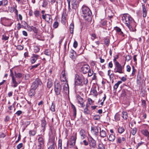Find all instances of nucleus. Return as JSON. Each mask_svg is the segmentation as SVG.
<instances>
[{"mask_svg":"<svg viewBox=\"0 0 149 149\" xmlns=\"http://www.w3.org/2000/svg\"><path fill=\"white\" fill-rule=\"evenodd\" d=\"M22 113V112L21 111L19 110L17 111L15 113V114L17 116H19Z\"/></svg>","mask_w":149,"mask_h":149,"instance_id":"obj_64","label":"nucleus"},{"mask_svg":"<svg viewBox=\"0 0 149 149\" xmlns=\"http://www.w3.org/2000/svg\"><path fill=\"white\" fill-rule=\"evenodd\" d=\"M88 101L89 104L90 105H92L94 102L91 98H88Z\"/></svg>","mask_w":149,"mask_h":149,"instance_id":"obj_57","label":"nucleus"},{"mask_svg":"<svg viewBox=\"0 0 149 149\" xmlns=\"http://www.w3.org/2000/svg\"><path fill=\"white\" fill-rule=\"evenodd\" d=\"M62 142L61 140H59L58 149H62Z\"/></svg>","mask_w":149,"mask_h":149,"instance_id":"obj_38","label":"nucleus"},{"mask_svg":"<svg viewBox=\"0 0 149 149\" xmlns=\"http://www.w3.org/2000/svg\"><path fill=\"white\" fill-rule=\"evenodd\" d=\"M9 38L8 36H7L6 34H3L2 36V39L3 40H6Z\"/></svg>","mask_w":149,"mask_h":149,"instance_id":"obj_35","label":"nucleus"},{"mask_svg":"<svg viewBox=\"0 0 149 149\" xmlns=\"http://www.w3.org/2000/svg\"><path fill=\"white\" fill-rule=\"evenodd\" d=\"M52 86V83L51 81H49L47 82V87L49 88H50Z\"/></svg>","mask_w":149,"mask_h":149,"instance_id":"obj_48","label":"nucleus"},{"mask_svg":"<svg viewBox=\"0 0 149 149\" xmlns=\"http://www.w3.org/2000/svg\"><path fill=\"white\" fill-rule=\"evenodd\" d=\"M137 131V129L136 128H134L132 129L131 131V133L133 135H134L136 133Z\"/></svg>","mask_w":149,"mask_h":149,"instance_id":"obj_41","label":"nucleus"},{"mask_svg":"<svg viewBox=\"0 0 149 149\" xmlns=\"http://www.w3.org/2000/svg\"><path fill=\"white\" fill-rule=\"evenodd\" d=\"M88 75L89 77L91 76L93 74V72L92 70H91L89 69V70L88 72Z\"/></svg>","mask_w":149,"mask_h":149,"instance_id":"obj_46","label":"nucleus"},{"mask_svg":"<svg viewBox=\"0 0 149 149\" xmlns=\"http://www.w3.org/2000/svg\"><path fill=\"white\" fill-rule=\"evenodd\" d=\"M91 36L93 38H91V39L93 41L95 39L97 38V37L95 33H92L91 34Z\"/></svg>","mask_w":149,"mask_h":149,"instance_id":"obj_50","label":"nucleus"},{"mask_svg":"<svg viewBox=\"0 0 149 149\" xmlns=\"http://www.w3.org/2000/svg\"><path fill=\"white\" fill-rule=\"evenodd\" d=\"M30 123V121H27L25 122L24 123V125L25 126V128L24 129V130H25V128L27 127V126L29 125Z\"/></svg>","mask_w":149,"mask_h":149,"instance_id":"obj_60","label":"nucleus"},{"mask_svg":"<svg viewBox=\"0 0 149 149\" xmlns=\"http://www.w3.org/2000/svg\"><path fill=\"white\" fill-rule=\"evenodd\" d=\"M120 115L117 113L115 116V119L116 121H119L120 120Z\"/></svg>","mask_w":149,"mask_h":149,"instance_id":"obj_36","label":"nucleus"},{"mask_svg":"<svg viewBox=\"0 0 149 149\" xmlns=\"http://www.w3.org/2000/svg\"><path fill=\"white\" fill-rule=\"evenodd\" d=\"M42 18L45 19L46 22H49L50 20H52V16L51 15L48 14L42 15Z\"/></svg>","mask_w":149,"mask_h":149,"instance_id":"obj_13","label":"nucleus"},{"mask_svg":"<svg viewBox=\"0 0 149 149\" xmlns=\"http://www.w3.org/2000/svg\"><path fill=\"white\" fill-rule=\"evenodd\" d=\"M36 132V131L35 129L31 130L29 132V134L30 136H34Z\"/></svg>","mask_w":149,"mask_h":149,"instance_id":"obj_26","label":"nucleus"},{"mask_svg":"<svg viewBox=\"0 0 149 149\" xmlns=\"http://www.w3.org/2000/svg\"><path fill=\"white\" fill-rule=\"evenodd\" d=\"M58 26V23L57 22H55L53 24V26L54 28H56Z\"/></svg>","mask_w":149,"mask_h":149,"instance_id":"obj_49","label":"nucleus"},{"mask_svg":"<svg viewBox=\"0 0 149 149\" xmlns=\"http://www.w3.org/2000/svg\"><path fill=\"white\" fill-rule=\"evenodd\" d=\"M126 70L128 72H130L131 70V67L130 65H127L126 66Z\"/></svg>","mask_w":149,"mask_h":149,"instance_id":"obj_63","label":"nucleus"},{"mask_svg":"<svg viewBox=\"0 0 149 149\" xmlns=\"http://www.w3.org/2000/svg\"><path fill=\"white\" fill-rule=\"evenodd\" d=\"M71 107L73 109V116H74V118H75L76 115V108L74 106L73 104H72Z\"/></svg>","mask_w":149,"mask_h":149,"instance_id":"obj_28","label":"nucleus"},{"mask_svg":"<svg viewBox=\"0 0 149 149\" xmlns=\"http://www.w3.org/2000/svg\"><path fill=\"white\" fill-rule=\"evenodd\" d=\"M23 144L22 143H21L18 144L17 146V149H20L23 146Z\"/></svg>","mask_w":149,"mask_h":149,"instance_id":"obj_59","label":"nucleus"},{"mask_svg":"<svg viewBox=\"0 0 149 149\" xmlns=\"http://www.w3.org/2000/svg\"><path fill=\"white\" fill-rule=\"evenodd\" d=\"M74 28V24L73 23H71L70 24L69 26V31L70 33L73 34V29Z\"/></svg>","mask_w":149,"mask_h":149,"instance_id":"obj_22","label":"nucleus"},{"mask_svg":"<svg viewBox=\"0 0 149 149\" xmlns=\"http://www.w3.org/2000/svg\"><path fill=\"white\" fill-rule=\"evenodd\" d=\"M125 140L124 137H118L117 140V141L119 143H121L122 141H124Z\"/></svg>","mask_w":149,"mask_h":149,"instance_id":"obj_33","label":"nucleus"},{"mask_svg":"<svg viewBox=\"0 0 149 149\" xmlns=\"http://www.w3.org/2000/svg\"><path fill=\"white\" fill-rule=\"evenodd\" d=\"M78 45V43L77 41H75L73 43V47L74 48H76Z\"/></svg>","mask_w":149,"mask_h":149,"instance_id":"obj_61","label":"nucleus"},{"mask_svg":"<svg viewBox=\"0 0 149 149\" xmlns=\"http://www.w3.org/2000/svg\"><path fill=\"white\" fill-rule=\"evenodd\" d=\"M55 145L54 143L50 145L48 148V149H55Z\"/></svg>","mask_w":149,"mask_h":149,"instance_id":"obj_58","label":"nucleus"},{"mask_svg":"<svg viewBox=\"0 0 149 149\" xmlns=\"http://www.w3.org/2000/svg\"><path fill=\"white\" fill-rule=\"evenodd\" d=\"M40 50L39 48L37 46H35L34 47V52L37 53Z\"/></svg>","mask_w":149,"mask_h":149,"instance_id":"obj_44","label":"nucleus"},{"mask_svg":"<svg viewBox=\"0 0 149 149\" xmlns=\"http://www.w3.org/2000/svg\"><path fill=\"white\" fill-rule=\"evenodd\" d=\"M100 134L101 137H104L106 136V133L105 131L103 130H100Z\"/></svg>","mask_w":149,"mask_h":149,"instance_id":"obj_23","label":"nucleus"},{"mask_svg":"<svg viewBox=\"0 0 149 149\" xmlns=\"http://www.w3.org/2000/svg\"><path fill=\"white\" fill-rule=\"evenodd\" d=\"M54 86V91L55 94L57 95H59L61 90V85L59 83H57L55 84Z\"/></svg>","mask_w":149,"mask_h":149,"instance_id":"obj_5","label":"nucleus"},{"mask_svg":"<svg viewBox=\"0 0 149 149\" xmlns=\"http://www.w3.org/2000/svg\"><path fill=\"white\" fill-rule=\"evenodd\" d=\"M142 6L143 8V17H146V16L147 11L146 10L144 5H142Z\"/></svg>","mask_w":149,"mask_h":149,"instance_id":"obj_25","label":"nucleus"},{"mask_svg":"<svg viewBox=\"0 0 149 149\" xmlns=\"http://www.w3.org/2000/svg\"><path fill=\"white\" fill-rule=\"evenodd\" d=\"M115 136L113 134H111L109 137V140L110 141H113L115 139Z\"/></svg>","mask_w":149,"mask_h":149,"instance_id":"obj_30","label":"nucleus"},{"mask_svg":"<svg viewBox=\"0 0 149 149\" xmlns=\"http://www.w3.org/2000/svg\"><path fill=\"white\" fill-rule=\"evenodd\" d=\"M45 54L47 56H50L51 55V51L49 49H47L45 51Z\"/></svg>","mask_w":149,"mask_h":149,"instance_id":"obj_37","label":"nucleus"},{"mask_svg":"<svg viewBox=\"0 0 149 149\" xmlns=\"http://www.w3.org/2000/svg\"><path fill=\"white\" fill-rule=\"evenodd\" d=\"M40 65V63H38L37 64L34 65H33L31 67V68H30L31 69L33 68H37Z\"/></svg>","mask_w":149,"mask_h":149,"instance_id":"obj_62","label":"nucleus"},{"mask_svg":"<svg viewBox=\"0 0 149 149\" xmlns=\"http://www.w3.org/2000/svg\"><path fill=\"white\" fill-rule=\"evenodd\" d=\"M61 79L62 81H66L67 82V79L66 77L65 72L64 70L62 71L61 72Z\"/></svg>","mask_w":149,"mask_h":149,"instance_id":"obj_14","label":"nucleus"},{"mask_svg":"<svg viewBox=\"0 0 149 149\" xmlns=\"http://www.w3.org/2000/svg\"><path fill=\"white\" fill-rule=\"evenodd\" d=\"M84 112L85 114H89V111L88 108H85L84 110Z\"/></svg>","mask_w":149,"mask_h":149,"instance_id":"obj_45","label":"nucleus"},{"mask_svg":"<svg viewBox=\"0 0 149 149\" xmlns=\"http://www.w3.org/2000/svg\"><path fill=\"white\" fill-rule=\"evenodd\" d=\"M142 134L147 137L148 140H149V132L147 130H141Z\"/></svg>","mask_w":149,"mask_h":149,"instance_id":"obj_16","label":"nucleus"},{"mask_svg":"<svg viewBox=\"0 0 149 149\" xmlns=\"http://www.w3.org/2000/svg\"><path fill=\"white\" fill-rule=\"evenodd\" d=\"M95 44H96V47H95V46H94L93 45H92V47L93 48L95 49H96V47H98V46L100 44V42L99 41H95Z\"/></svg>","mask_w":149,"mask_h":149,"instance_id":"obj_39","label":"nucleus"},{"mask_svg":"<svg viewBox=\"0 0 149 149\" xmlns=\"http://www.w3.org/2000/svg\"><path fill=\"white\" fill-rule=\"evenodd\" d=\"M55 105L54 104H53L52 103V105L51 106V110L52 111H55Z\"/></svg>","mask_w":149,"mask_h":149,"instance_id":"obj_56","label":"nucleus"},{"mask_svg":"<svg viewBox=\"0 0 149 149\" xmlns=\"http://www.w3.org/2000/svg\"><path fill=\"white\" fill-rule=\"evenodd\" d=\"M132 58V57L129 55H127L125 57L126 60L127 61H129Z\"/></svg>","mask_w":149,"mask_h":149,"instance_id":"obj_54","label":"nucleus"},{"mask_svg":"<svg viewBox=\"0 0 149 149\" xmlns=\"http://www.w3.org/2000/svg\"><path fill=\"white\" fill-rule=\"evenodd\" d=\"M141 77L138 75L137 76V82L138 84H140L141 83Z\"/></svg>","mask_w":149,"mask_h":149,"instance_id":"obj_51","label":"nucleus"},{"mask_svg":"<svg viewBox=\"0 0 149 149\" xmlns=\"http://www.w3.org/2000/svg\"><path fill=\"white\" fill-rule=\"evenodd\" d=\"M63 90L66 93H68L69 91V88L68 84L67 83H65L63 86Z\"/></svg>","mask_w":149,"mask_h":149,"instance_id":"obj_19","label":"nucleus"},{"mask_svg":"<svg viewBox=\"0 0 149 149\" xmlns=\"http://www.w3.org/2000/svg\"><path fill=\"white\" fill-rule=\"evenodd\" d=\"M82 80L81 78L78 75L76 74L74 83L75 85H79L82 84Z\"/></svg>","mask_w":149,"mask_h":149,"instance_id":"obj_10","label":"nucleus"},{"mask_svg":"<svg viewBox=\"0 0 149 149\" xmlns=\"http://www.w3.org/2000/svg\"><path fill=\"white\" fill-rule=\"evenodd\" d=\"M122 20L125 22L130 31H134L136 29V23L130 15L128 14H125L122 17Z\"/></svg>","mask_w":149,"mask_h":149,"instance_id":"obj_1","label":"nucleus"},{"mask_svg":"<svg viewBox=\"0 0 149 149\" xmlns=\"http://www.w3.org/2000/svg\"><path fill=\"white\" fill-rule=\"evenodd\" d=\"M39 57V56L38 55L33 54L30 58V61L31 63L32 64L35 63Z\"/></svg>","mask_w":149,"mask_h":149,"instance_id":"obj_12","label":"nucleus"},{"mask_svg":"<svg viewBox=\"0 0 149 149\" xmlns=\"http://www.w3.org/2000/svg\"><path fill=\"white\" fill-rule=\"evenodd\" d=\"M99 130H100L101 128L98 126L92 127L91 132L94 135L97 136L98 134Z\"/></svg>","mask_w":149,"mask_h":149,"instance_id":"obj_9","label":"nucleus"},{"mask_svg":"<svg viewBox=\"0 0 149 149\" xmlns=\"http://www.w3.org/2000/svg\"><path fill=\"white\" fill-rule=\"evenodd\" d=\"M2 5L4 6L6 5L8 3L7 0H2Z\"/></svg>","mask_w":149,"mask_h":149,"instance_id":"obj_55","label":"nucleus"},{"mask_svg":"<svg viewBox=\"0 0 149 149\" xmlns=\"http://www.w3.org/2000/svg\"><path fill=\"white\" fill-rule=\"evenodd\" d=\"M31 30H33L35 33H37L38 31V29L36 27L32 26L31 28Z\"/></svg>","mask_w":149,"mask_h":149,"instance_id":"obj_53","label":"nucleus"},{"mask_svg":"<svg viewBox=\"0 0 149 149\" xmlns=\"http://www.w3.org/2000/svg\"><path fill=\"white\" fill-rule=\"evenodd\" d=\"M110 42L109 40L108 39H105L104 40V43L106 45L108 46Z\"/></svg>","mask_w":149,"mask_h":149,"instance_id":"obj_42","label":"nucleus"},{"mask_svg":"<svg viewBox=\"0 0 149 149\" xmlns=\"http://www.w3.org/2000/svg\"><path fill=\"white\" fill-rule=\"evenodd\" d=\"M42 84L41 81L38 79H36L33 81L31 87L36 89L39 85H41Z\"/></svg>","mask_w":149,"mask_h":149,"instance_id":"obj_6","label":"nucleus"},{"mask_svg":"<svg viewBox=\"0 0 149 149\" xmlns=\"http://www.w3.org/2000/svg\"><path fill=\"white\" fill-rule=\"evenodd\" d=\"M79 134L81 136V138L82 139H84L86 137V136L85 134V131L84 130L81 129L80 132Z\"/></svg>","mask_w":149,"mask_h":149,"instance_id":"obj_20","label":"nucleus"},{"mask_svg":"<svg viewBox=\"0 0 149 149\" xmlns=\"http://www.w3.org/2000/svg\"><path fill=\"white\" fill-rule=\"evenodd\" d=\"M91 92H92L93 95L97 97V93L96 90V87H94L91 88Z\"/></svg>","mask_w":149,"mask_h":149,"instance_id":"obj_21","label":"nucleus"},{"mask_svg":"<svg viewBox=\"0 0 149 149\" xmlns=\"http://www.w3.org/2000/svg\"><path fill=\"white\" fill-rule=\"evenodd\" d=\"M89 144L91 149H95L97 148L96 141L93 138L91 139L89 141Z\"/></svg>","mask_w":149,"mask_h":149,"instance_id":"obj_11","label":"nucleus"},{"mask_svg":"<svg viewBox=\"0 0 149 149\" xmlns=\"http://www.w3.org/2000/svg\"><path fill=\"white\" fill-rule=\"evenodd\" d=\"M82 0H72L71 5L72 8L76 9L79 6V3Z\"/></svg>","mask_w":149,"mask_h":149,"instance_id":"obj_7","label":"nucleus"},{"mask_svg":"<svg viewBox=\"0 0 149 149\" xmlns=\"http://www.w3.org/2000/svg\"><path fill=\"white\" fill-rule=\"evenodd\" d=\"M67 2L68 3V11L69 12H71V9L70 8V2L71 0H67Z\"/></svg>","mask_w":149,"mask_h":149,"instance_id":"obj_40","label":"nucleus"},{"mask_svg":"<svg viewBox=\"0 0 149 149\" xmlns=\"http://www.w3.org/2000/svg\"><path fill=\"white\" fill-rule=\"evenodd\" d=\"M121 95V96L123 97H124L126 96V92L124 90H123L122 91Z\"/></svg>","mask_w":149,"mask_h":149,"instance_id":"obj_52","label":"nucleus"},{"mask_svg":"<svg viewBox=\"0 0 149 149\" xmlns=\"http://www.w3.org/2000/svg\"><path fill=\"white\" fill-rule=\"evenodd\" d=\"M34 14L35 15V16L37 17L39 16L40 15V12L38 11H35L34 12Z\"/></svg>","mask_w":149,"mask_h":149,"instance_id":"obj_47","label":"nucleus"},{"mask_svg":"<svg viewBox=\"0 0 149 149\" xmlns=\"http://www.w3.org/2000/svg\"><path fill=\"white\" fill-rule=\"evenodd\" d=\"M122 117L125 120L127 119L128 118L127 114V112L123 111L122 112Z\"/></svg>","mask_w":149,"mask_h":149,"instance_id":"obj_27","label":"nucleus"},{"mask_svg":"<svg viewBox=\"0 0 149 149\" xmlns=\"http://www.w3.org/2000/svg\"><path fill=\"white\" fill-rule=\"evenodd\" d=\"M125 129L123 127H119L118 129V131L119 133L121 134L125 131Z\"/></svg>","mask_w":149,"mask_h":149,"instance_id":"obj_31","label":"nucleus"},{"mask_svg":"<svg viewBox=\"0 0 149 149\" xmlns=\"http://www.w3.org/2000/svg\"><path fill=\"white\" fill-rule=\"evenodd\" d=\"M122 82L121 81H118V82L116 83L113 86V88L115 90H116L118 87L119 84H121Z\"/></svg>","mask_w":149,"mask_h":149,"instance_id":"obj_29","label":"nucleus"},{"mask_svg":"<svg viewBox=\"0 0 149 149\" xmlns=\"http://www.w3.org/2000/svg\"><path fill=\"white\" fill-rule=\"evenodd\" d=\"M77 98L78 103L80 104L81 107H84L85 105L84 104V102L83 98L79 96H78L77 97Z\"/></svg>","mask_w":149,"mask_h":149,"instance_id":"obj_15","label":"nucleus"},{"mask_svg":"<svg viewBox=\"0 0 149 149\" xmlns=\"http://www.w3.org/2000/svg\"><path fill=\"white\" fill-rule=\"evenodd\" d=\"M97 149H105V146L102 143H100L98 145Z\"/></svg>","mask_w":149,"mask_h":149,"instance_id":"obj_32","label":"nucleus"},{"mask_svg":"<svg viewBox=\"0 0 149 149\" xmlns=\"http://www.w3.org/2000/svg\"><path fill=\"white\" fill-rule=\"evenodd\" d=\"M31 88L29 91L28 92L29 95L30 96H33L35 94V91L36 89L31 87Z\"/></svg>","mask_w":149,"mask_h":149,"instance_id":"obj_17","label":"nucleus"},{"mask_svg":"<svg viewBox=\"0 0 149 149\" xmlns=\"http://www.w3.org/2000/svg\"><path fill=\"white\" fill-rule=\"evenodd\" d=\"M10 75L12 77V84L13 86L15 87L17 86L18 83H20L21 82V80L19 79L23 77V75L20 73H16L15 72V76H14L11 70H10Z\"/></svg>","mask_w":149,"mask_h":149,"instance_id":"obj_2","label":"nucleus"},{"mask_svg":"<svg viewBox=\"0 0 149 149\" xmlns=\"http://www.w3.org/2000/svg\"><path fill=\"white\" fill-rule=\"evenodd\" d=\"M115 30L116 31L118 34L122 35L123 37H124L125 35L123 32L121 31V29L118 27H116L115 28Z\"/></svg>","mask_w":149,"mask_h":149,"instance_id":"obj_18","label":"nucleus"},{"mask_svg":"<svg viewBox=\"0 0 149 149\" xmlns=\"http://www.w3.org/2000/svg\"><path fill=\"white\" fill-rule=\"evenodd\" d=\"M115 68L114 71L115 73H118L120 74L123 73L124 66H122L118 61H116L115 63Z\"/></svg>","mask_w":149,"mask_h":149,"instance_id":"obj_4","label":"nucleus"},{"mask_svg":"<svg viewBox=\"0 0 149 149\" xmlns=\"http://www.w3.org/2000/svg\"><path fill=\"white\" fill-rule=\"evenodd\" d=\"M82 16L86 20L90 21L91 19L92 13L89 8L87 6H83L82 8Z\"/></svg>","mask_w":149,"mask_h":149,"instance_id":"obj_3","label":"nucleus"},{"mask_svg":"<svg viewBox=\"0 0 149 149\" xmlns=\"http://www.w3.org/2000/svg\"><path fill=\"white\" fill-rule=\"evenodd\" d=\"M90 67L88 65H84L81 68L80 72L84 74H86L88 72Z\"/></svg>","mask_w":149,"mask_h":149,"instance_id":"obj_8","label":"nucleus"},{"mask_svg":"<svg viewBox=\"0 0 149 149\" xmlns=\"http://www.w3.org/2000/svg\"><path fill=\"white\" fill-rule=\"evenodd\" d=\"M76 139V136H72L70 139V141H72L73 143H75Z\"/></svg>","mask_w":149,"mask_h":149,"instance_id":"obj_43","label":"nucleus"},{"mask_svg":"<svg viewBox=\"0 0 149 149\" xmlns=\"http://www.w3.org/2000/svg\"><path fill=\"white\" fill-rule=\"evenodd\" d=\"M46 124V122L45 120L44 119L42 120L41 126L44 129Z\"/></svg>","mask_w":149,"mask_h":149,"instance_id":"obj_34","label":"nucleus"},{"mask_svg":"<svg viewBox=\"0 0 149 149\" xmlns=\"http://www.w3.org/2000/svg\"><path fill=\"white\" fill-rule=\"evenodd\" d=\"M38 141L39 143V145H40L41 146L43 145L44 141L42 137H40L38 139Z\"/></svg>","mask_w":149,"mask_h":149,"instance_id":"obj_24","label":"nucleus"}]
</instances>
